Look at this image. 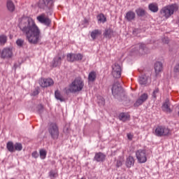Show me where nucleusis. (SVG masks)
<instances>
[{
  "instance_id": "44",
  "label": "nucleus",
  "mask_w": 179,
  "mask_h": 179,
  "mask_svg": "<svg viewBox=\"0 0 179 179\" xmlns=\"http://www.w3.org/2000/svg\"><path fill=\"white\" fill-rule=\"evenodd\" d=\"M64 134H69V131H71V129L67 127H65L63 129Z\"/></svg>"
},
{
  "instance_id": "15",
  "label": "nucleus",
  "mask_w": 179,
  "mask_h": 179,
  "mask_svg": "<svg viewBox=\"0 0 179 179\" xmlns=\"http://www.w3.org/2000/svg\"><path fill=\"white\" fill-rule=\"evenodd\" d=\"M106 155L103 152H96L94 157V160L98 163H103L106 160Z\"/></svg>"
},
{
  "instance_id": "33",
  "label": "nucleus",
  "mask_w": 179,
  "mask_h": 179,
  "mask_svg": "<svg viewBox=\"0 0 179 179\" xmlns=\"http://www.w3.org/2000/svg\"><path fill=\"white\" fill-rule=\"evenodd\" d=\"M16 44L19 48H23V45H24V41L22 38H18L16 41Z\"/></svg>"
},
{
  "instance_id": "45",
  "label": "nucleus",
  "mask_w": 179,
  "mask_h": 179,
  "mask_svg": "<svg viewBox=\"0 0 179 179\" xmlns=\"http://www.w3.org/2000/svg\"><path fill=\"white\" fill-rule=\"evenodd\" d=\"M38 93H40V92L38 91V90L36 89L33 91L32 96H37V94H38Z\"/></svg>"
},
{
  "instance_id": "19",
  "label": "nucleus",
  "mask_w": 179,
  "mask_h": 179,
  "mask_svg": "<svg viewBox=\"0 0 179 179\" xmlns=\"http://www.w3.org/2000/svg\"><path fill=\"white\" fill-rule=\"evenodd\" d=\"M155 71L157 76L158 73H160L163 71V63L162 62H157L155 64Z\"/></svg>"
},
{
  "instance_id": "8",
  "label": "nucleus",
  "mask_w": 179,
  "mask_h": 179,
  "mask_svg": "<svg viewBox=\"0 0 179 179\" xmlns=\"http://www.w3.org/2000/svg\"><path fill=\"white\" fill-rule=\"evenodd\" d=\"M122 72V68L118 63H115L112 66V76L115 79H120L121 78V73Z\"/></svg>"
},
{
  "instance_id": "6",
  "label": "nucleus",
  "mask_w": 179,
  "mask_h": 179,
  "mask_svg": "<svg viewBox=\"0 0 179 179\" xmlns=\"http://www.w3.org/2000/svg\"><path fill=\"white\" fill-rule=\"evenodd\" d=\"M131 52L136 55H145V54H148V52H149V49L146 47V45L139 43L131 50Z\"/></svg>"
},
{
  "instance_id": "37",
  "label": "nucleus",
  "mask_w": 179,
  "mask_h": 179,
  "mask_svg": "<svg viewBox=\"0 0 179 179\" xmlns=\"http://www.w3.org/2000/svg\"><path fill=\"white\" fill-rule=\"evenodd\" d=\"M39 153H40V157H41V159H45V157H47V151H45V150H41L39 151Z\"/></svg>"
},
{
  "instance_id": "48",
  "label": "nucleus",
  "mask_w": 179,
  "mask_h": 179,
  "mask_svg": "<svg viewBox=\"0 0 179 179\" xmlns=\"http://www.w3.org/2000/svg\"><path fill=\"white\" fill-rule=\"evenodd\" d=\"M127 138H128V139H129V141H132V138H134V136H132V134H128Z\"/></svg>"
},
{
  "instance_id": "10",
  "label": "nucleus",
  "mask_w": 179,
  "mask_h": 179,
  "mask_svg": "<svg viewBox=\"0 0 179 179\" xmlns=\"http://www.w3.org/2000/svg\"><path fill=\"white\" fill-rule=\"evenodd\" d=\"M136 159L138 163H146L148 162V157H146V150H138L136 152Z\"/></svg>"
},
{
  "instance_id": "38",
  "label": "nucleus",
  "mask_w": 179,
  "mask_h": 179,
  "mask_svg": "<svg viewBox=\"0 0 179 179\" xmlns=\"http://www.w3.org/2000/svg\"><path fill=\"white\" fill-rule=\"evenodd\" d=\"M158 95H159V88H155L152 94L154 100H156L157 99Z\"/></svg>"
},
{
  "instance_id": "26",
  "label": "nucleus",
  "mask_w": 179,
  "mask_h": 179,
  "mask_svg": "<svg viewBox=\"0 0 179 179\" xmlns=\"http://www.w3.org/2000/svg\"><path fill=\"white\" fill-rule=\"evenodd\" d=\"M96 77L97 73L96 71H91L88 75V82H94Z\"/></svg>"
},
{
  "instance_id": "9",
  "label": "nucleus",
  "mask_w": 179,
  "mask_h": 179,
  "mask_svg": "<svg viewBox=\"0 0 179 179\" xmlns=\"http://www.w3.org/2000/svg\"><path fill=\"white\" fill-rule=\"evenodd\" d=\"M169 134L170 129L166 127L158 126L155 129V135L157 136H167Z\"/></svg>"
},
{
  "instance_id": "34",
  "label": "nucleus",
  "mask_w": 179,
  "mask_h": 179,
  "mask_svg": "<svg viewBox=\"0 0 179 179\" xmlns=\"http://www.w3.org/2000/svg\"><path fill=\"white\" fill-rule=\"evenodd\" d=\"M55 96L57 100H59L60 101H64V99L62 98V95H61V93L59 91L57 90L55 92Z\"/></svg>"
},
{
  "instance_id": "5",
  "label": "nucleus",
  "mask_w": 179,
  "mask_h": 179,
  "mask_svg": "<svg viewBox=\"0 0 179 179\" xmlns=\"http://www.w3.org/2000/svg\"><path fill=\"white\" fill-rule=\"evenodd\" d=\"M178 10V6L177 4H171L162 8L160 13L164 17L169 19L171 15H174V12Z\"/></svg>"
},
{
  "instance_id": "4",
  "label": "nucleus",
  "mask_w": 179,
  "mask_h": 179,
  "mask_svg": "<svg viewBox=\"0 0 179 179\" xmlns=\"http://www.w3.org/2000/svg\"><path fill=\"white\" fill-rule=\"evenodd\" d=\"M111 90L112 94L115 99H117L118 100H124L122 97H125V94H124V89H122L120 82H115L112 86Z\"/></svg>"
},
{
  "instance_id": "13",
  "label": "nucleus",
  "mask_w": 179,
  "mask_h": 179,
  "mask_svg": "<svg viewBox=\"0 0 179 179\" xmlns=\"http://www.w3.org/2000/svg\"><path fill=\"white\" fill-rule=\"evenodd\" d=\"M39 84L41 87H48L49 86H52V85H54V80L51 78H41L39 80Z\"/></svg>"
},
{
  "instance_id": "32",
  "label": "nucleus",
  "mask_w": 179,
  "mask_h": 179,
  "mask_svg": "<svg viewBox=\"0 0 179 179\" xmlns=\"http://www.w3.org/2000/svg\"><path fill=\"white\" fill-rule=\"evenodd\" d=\"M75 57H76V54L70 53L67 55V61H69V62H74V61H76Z\"/></svg>"
},
{
  "instance_id": "35",
  "label": "nucleus",
  "mask_w": 179,
  "mask_h": 179,
  "mask_svg": "<svg viewBox=\"0 0 179 179\" xmlns=\"http://www.w3.org/2000/svg\"><path fill=\"white\" fill-rule=\"evenodd\" d=\"M22 149H23V145H22V143H16L14 145V152L15 150H17L18 152H20V150H22Z\"/></svg>"
},
{
  "instance_id": "12",
  "label": "nucleus",
  "mask_w": 179,
  "mask_h": 179,
  "mask_svg": "<svg viewBox=\"0 0 179 179\" xmlns=\"http://www.w3.org/2000/svg\"><path fill=\"white\" fill-rule=\"evenodd\" d=\"M13 55V52H12V49L9 48H5L3 49L1 53V58L5 59L6 58H12Z\"/></svg>"
},
{
  "instance_id": "25",
  "label": "nucleus",
  "mask_w": 179,
  "mask_h": 179,
  "mask_svg": "<svg viewBox=\"0 0 179 179\" xmlns=\"http://www.w3.org/2000/svg\"><path fill=\"white\" fill-rule=\"evenodd\" d=\"M101 31L99 30V29H94V31H92L91 32V37L92 38V40H96V38H97V37H99V36H101Z\"/></svg>"
},
{
  "instance_id": "42",
  "label": "nucleus",
  "mask_w": 179,
  "mask_h": 179,
  "mask_svg": "<svg viewBox=\"0 0 179 179\" xmlns=\"http://www.w3.org/2000/svg\"><path fill=\"white\" fill-rule=\"evenodd\" d=\"M173 72H176V73L179 72V63L175 66Z\"/></svg>"
},
{
  "instance_id": "43",
  "label": "nucleus",
  "mask_w": 179,
  "mask_h": 179,
  "mask_svg": "<svg viewBox=\"0 0 179 179\" xmlns=\"http://www.w3.org/2000/svg\"><path fill=\"white\" fill-rule=\"evenodd\" d=\"M32 157L37 159V157H38V152H37V151L32 152Z\"/></svg>"
},
{
  "instance_id": "36",
  "label": "nucleus",
  "mask_w": 179,
  "mask_h": 179,
  "mask_svg": "<svg viewBox=\"0 0 179 179\" xmlns=\"http://www.w3.org/2000/svg\"><path fill=\"white\" fill-rule=\"evenodd\" d=\"M136 13L138 16H141V17L145 16V15H146V12L145 11V10L142 8H138L136 10Z\"/></svg>"
},
{
  "instance_id": "17",
  "label": "nucleus",
  "mask_w": 179,
  "mask_h": 179,
  "mask_svg": "<svg viewBox=\"0 0 179 179\" xmlns=\"http://www.w3.org/2000/svg\"><path fill=\"white\" fill-rule=\"evenodd\" d=\"M162 108L163 111H165V113H171V108H170V100H169V99L165 100Z\"/></svg>"
},
{
  "instance_id": "28",
  "label": "nucleus",
  "mask_w": 179,
  "mask_h": 179,
  "mask_svg": "<svg viewBox=\"0 0 179 179\" xmlns=\"http://www.w3.org/2000/svg\"><path fill=\"white\" fill-rule=\"evenodd\" d=\"M6 148L8 152H10L11 153H13V152H15V145H13V142L12 141H8L7 143Z\"/></svg>"
},
{
  "instance_id": "29",
  "label": "nucleus",
  "mask_w": 179,
  "mask_h": 179,
  "mask_svg": "<svg viewBox=\"0 0 179 179\" xmlns=\"http://www.w3.org/2000/svg\"><path fill=\"white\" fill-rule=\"evenodd\" d=\"M98 22H100V23H106L107 22V18L106 16H104V14L101 13L99 15H97Z\"/></svg>"
},
{
  "instance_id": "14",
  "label": "nucleus",
  "mask_w": 179,
  "mask_h": 179,
  "mask_svg": "<svg viewBox=\"0 0 179 179\" xmlns=\"http://www.w3.org/2000/svg\"><path fill=\"white\" fill-rule=\"evenodd\" d=\"M148 94L146 93L143 94L134 103L135 107H139V106H141V104H143V103H145V101L148 100Z\"/></svg>"
},
{
  "instance_id": "1",
  "label": "nucleus",
  "mask_w": 179,
  "mask_h": 179,
  "mask_svg": "<svg viewBox=\"0 0 179 179\" xmlns=\"http://www.w3.org/2000/svg\"><path fill=\"white\" fill-rule=\"evenodd\" d=\"M20 30L26 34L30 44H37L40 41V29L31 18L23 17L19 24Z\"/></svg>"
},
{
  "instance_id": "23",
  "label": "nucleus",
  "mask_w": 179,
  "mask_h": 179,
  "mask_svg": "<svg viewBox=\"0 0 179 179\" xmlns=\"http://www.w3.org/2000/svg\"><path fill=\"white\" fill-rule=\"evenodd\" d=\"M135 164V159H134V157L129 156V157L127 158L126 159V166L129 169L132 167Z\"/></svg>"
},
{
  "instance_id": "40",
  "label": "nucleus",
  "mask_w": 179,
  "mask_h": 179,
  "mask_svg": "<svg viewBox=\"0 0 179 179\" xmlns=\"http://www.w3.org/2000/svg\"><path fill=\"white\" fill-rule=\"evenodd\" d=\"M37 110H38V114H43V111H44V107L41 104L38 105Z\"/></svg>"
},
{
  "instance_id": "24",
  "label": "nucleus",
  "mask_w": 179,
  "mask_h": 179,
  "mask_svg": "<svg viewBox=\"0 0 179 179\" xmlns=\"http://www.w3.org/2000/svg\"><path fill=\"white\" fill-rule=\"evenodd\" d=\"M148 9H150L151 12L156 13V12H159V6H157L156 3H151L148 6Z\"/></svg>"
},
{
  "instance_id": "47",
  "label": "nucleus",
  "mask_w": 179,
  "mask_h": 179,
  "mask_svg": "<svg viewBox=\"0 0 179 179\" xmlns=\"http://www.w3.org/2000/svg\"><path fill=\"white\" fill-rule=\"evenodd\" d=\"M117 167H121L122 166V162L117 161L116 164Z\"/></svg>"
},
{
  "instance_id": "7",
  "label": "nucleus",
  "mask_w": 179,
  "mask_h": 179,
  "mask_svg": "<svg viewBox=\"0 0 179 179\" xmlns=\"http://www.w3.org/2000/svg\"><path fill=\"white\" fill-rule=\"evenodd\" d=\"M48 132L52 138L55 141H57L59 136V129L58 125L55 123H51L48 128Z\"/></svg>"
},
{
  "instance_id": "22",
  "label": "nucleus",
  "mask_w": 179,
  "mask_h": 179,
  "mask_svg": "<svg viewBox=\"0 0 179 179\" xmlns=\"http://www.w3.org/2000/svg\"><path fill=\"white\" fill-rule=\"evenodd\" d=\"M6 8L9 12H15V3H13V1L11 0H8L6 3Z\"/></svg>"
},
{
  "instance_id": "20",
  "label": "nucleus",
  "mask_w": 179,
  "mask_h": 179,
  "mask_svg": "<svg viewBox=\"0 0 179 179\" xmlns=\"http://www.w3.org/2000/svg\"><path fill=\"white\" fill-rule=\"evenodd\" d=\"M118 118L120 121H122V122H125L126 121H129V119L131 118V116L126 113H121Z\"/></svg>"
},
{
  "instance_id": "11",
  "label": "nucleus",
  "mask_w": 179,
  "mask_h": 179,
  "mask_svg": "<svg viewBox=\"0 0 179 179\" xmlns=\"http://www.w3.org/2000/svg\"><path fill=\"white\" fill-rule=\"evenodd\" d=\"M37 20L42 23V24H45L48 27L51 24V20L47 17H45V14H42L37 17Z\"/></svg>"
},
{
  "instance_id": "41",
  "label": "nucleus",
  "mask_w": 179,
  "mask_h": 179,
  "mask_svg": "<svg viewBox=\"0 0 179 179\" xmlns=\"http://www.w3.org/2000/svg\"><path fill=\"white\" fill-rule=\"evenodd\" d=\"M50 178H55L57 177V173L55 171H50L49 173Z\"/></svg>"
},
{
  "instance_id": "18",
  "label": "nucleus",
  "mask_w": 179,
  "mask_h": 179,
  "mask_svg": "<svg viewBox=\"0 0 179 179\" xmlns=\"http://www.w3.org/2000/svg\"><path fill=\"white\" fill-rule=\"evenodd\" d=\"M136 16V15L135 14V13L134 11L130 10L126 13L124 17L127 20V22H132V20H135Z\"/></svg>"
},
{
  "instance_id": "49",
  "label": "nucleus",
  "mask_w": 179,
  "mask_h": 179,
  "mask_svg": "<svg viewBox=\"0 0 179 179\" xmlns=\"http://www.w3.org/2000/svg\"><path fill=\"white\" fill-rule=\"evenodd\" d=\"M0 54H1V50H0Z\"/></svg>"
},
{
  "instance_id": "16",
  "label": "nucleus",
  "mask_w": 179,
  "mask_h": 179,
  "mask_svg": "<svg viewBox=\"0 0 179 179\" xmlns=\"http://www.w3.org/2000/svg\"><path fill=\"white\" fill-rule=\"evenodd\" d=\"M62 59H64V56H56L52 62V65L53 68H57V66H59L62 62Z\"/></svg>"
},
{
  "instance_id": "27",
  "label": "nucleus",
  "mask_w": 179,
  "mask_h": 179,
  "mask_svg": "<svg viewBox=\"0 0 179 179\" xmlns=\"http://www.w3.org/2000/svg\"><path fill=\"white\" fill-rule=\"evenodd\" d=\"M139 83L145 86L148 83V76L146 75H141L139 78Z\"/></svg>"
},
{
  "instance_id": "46",
  "label": "nucleus",
  "mask_w": 179,
  "mask_h": 179,
  "mask_svg": "<svg viewBox=\"0 0 179 179\" xmlns=\"http://www.w3.org/2000/svg\"><path fill=\"white\" fill-rule=\"evenodd\" d=\"M162 41H163V43H164V44H169V38H164L162 39Z\"/></svg>"
},
{
  "instance_id": "3",
  "label": "nucleus",
  "mask_w": 179,
  "mask_h": 179,
  "mask_svg": "<svg viewBox=\"0 0 179 179\" xmlns=\"http://www.w3.org/2000/svg\"><path fill=\"white\" fill-rule=\"evenodd\" d=\"M85 86V83L82 78L77 77L69 85V90L71 93H78V92H82Z\"/></svg>"
},
{
  "instance_id": "30",
  "label": "nucleus",
  "mask_w": 179,
  "mask_h": 179,
  "mask_svg": "<svg viewBox=\"0 0 179 179\" xmlns=\"http://www.w3.org/2000/svg\"><path fill=\"white\" fill-rule=\"evenodd\" d=\"M97 103H98L99 106H100V107H103L104 106V104H106V100L104 99V98H103V96H97Z\"/></svg>"
},
{
  "instance_id": "31",
  "label": "nucleus",
  "mask_w": 179,
  "mask_h": 179,
  "mask_svg": "<svg viewBox=\"0 0 179 179\" xmlns=\"http://www.w3.org/2000/svg\"><path fill=\"white\" fill-rule=\"evenodd\" d=\"M7 41H8V36H6V35L0 36V45H5Z\"/></svg>"
},
{
  "instance_id": "2",
  "label": "nucleus",
  "mask_w": 179,
  "mask_h": 179,
  "mask_svg": "<svg viewBox=\"0 0 179 179\" xmlns=\"http://www.w3.org/2000/svg\"><path fill=\"white\" fill-rule=\"evenodd\" d=\"M38 6L40 9L45 10L48 16H51V15H52L54 0H39Z\"/></svg>"
},
{
  "instance_id": "39",
  "label": "nucleus",
  "mask_w": 179,
  "mask_h": 179,
  "mask_svg": "<svg viewBox=\"0 0 179 179\" xmlns=\"http://www.w3.org/2000/svg\"><path fill=\"white\" fill-rule=\"evenodd\" d=\"M83 59V55L82 54L80 53L76 54L75 61H82Z\"/></svg>"
},
{
  "instance_id": "21",
  "label": "nucleus",
  "mask_w": 179,
  "mask_h": 179,
  "mask_svg": "<svg viewBox=\"0 0 179 179\" xmlns=\"http://www.w3.org/2000/svg\"><path fill=\"white\" fill-rule=\"evenodd\" d=\"M103 37H105V38L114 37V31L111 29H106L103 32Z\"/></svg>"
}]
</instances>
